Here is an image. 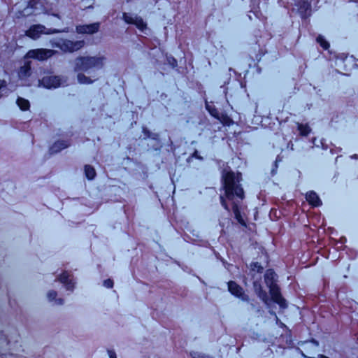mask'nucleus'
Masks as SVG:
<instances>
[{
	"label": "nucleus",
	"mask_w": 358,
	"mask_h": 358,
	"mask_svg": "<svg viewBox=\"0 0 358 358\" xmlns=\"http://www.w3.org/2000/svg\"><path fill=\"white\" fill-rule=\"evenodd\" d=\"M242 175L241 173H235L231 170L224 169L222 173V185L224 190V196H220V201L222 206L227 211L230 212L229 207L227 203L226 199L232 201V210L235 219L243 227H246V222L242 217L241 207L234 200L236 199L241 201L245 198V192L241 185Z\"/></svg>",
	"instance_id": "obj_1"
},
{
	"label": "nucleus",
	"mask_w": 358,
	"mask_h": 358,
	"mask_svg": "<svg viewBox=\"0 0 358 358\" xmlns=\"http://www.w3.org/2000/svg\"><path fill=\"white\" fill-rule=\"evenodd\" d=\"M278 276L273 269H267L264 274V282L269 289L272 300L279 305L281 309L287 307L286 300L282 297L280 289L277 284Z\"/></svg>",
	"instance_id": "obj_2"
},
{
	"label": "nucleus",
	"mask_w": 358,
	"mask_h": 358,
	"mask_svg": "<svg viewBox=\"0 0 358 358\" xmlns=\"http://www.w3.org/2000/svg\"><path fill=\"white\" fill-rule=\"evenodd\" d=\"M106 57H79L75 61L76 71H87L91 69H101L104 65Z\"/></svg>",
	"instance_id": "obj_3"
},
{
	"label": "nucleus",
	"mask_w": 358,
	"mask_h": 358,
	"mask_svg": "<svg viewBox=\"0 0 358 358\" xmlns=\"http://www.w3.org/2000/svg\"><path fill=\"white\" fill-rule=\"evenodd\" d=\"M52 48H58L64 52H73L81 49L85 45V41H71L69 39L58 38L50 41Z\"/></svg>",
	"instance_id": "obj_4"
},
{
	"label": "nucleus",
	"mask_w": 358,
	"mask_h": 358,
	"mask_svg": "<svg viewBox=\"0 0 358 358\" xmlns=\"http://www.w3.org/2000/svg\"><path fill=\"white\" fill-rule=\"evenodd\" d=\"M57 53V51L50 49L38 48L29 50L25 55V59H34L44 61Z\"/></svg>",
	"instance_id": "obj_5"
},
{
	"label": "nucleus",
	"mask_w": 358,
	"mask_h": 358,
	"mask_svg": "<svg viewBox=\"0 0 358 358\" xmlns=\"http://www.w3.org/2000/svg\"><path fill=\"white\" fill-rule=\"evenodd\" d=\"M59 31L55 29H47L41 24H35L26 31L25 35L34 40L38 38L42 34H51L58 33Z\"/></svg>",
	"instance_id": "obj_6"
},
{
	"label": "nucleus",
	"mask_w": 358,
	"mask_h": 358,
	"mask_svg": "<svg viewBox=\"0 0 358 358\" xmlns=\"http://www.w3.org/2000/svg\"><path fill=\"white\" fill-rule=\"evenodd\" d=\"M122 18L124 22L129 24H134L140 31L143 32L147 29V24L141 17L132 15L130 13H123Z\"/></svg>",
	"instance_id": "obj_7"
},
{
	"label": "nucleus",
	"mask_w": 358,
	"mask_h": 358,
	"mask_svg": "<svg viewBox=\"0 0 358 358\" xmlns=\"http://www.w3.org/2000/svg\"><path fill=\"white\" fill-rule=\"evenodd\" d=\"M228 290L229 292L236 297L241 299L243 301H248L249 296L245 293L244 289L242 287L238 285L234 281H229L228 282Z\"/></svg>",
	"instance_id": "obj_8"
},
{
	"label": "nucleus",
	"mask_w": 358,
	"mask_h": 358,
	"mask_svg": "<svg viewBox=\"0 0 358 358\" xmlns=\"http://www.w3.org/2000/svg\"><path fill=\"white\" fill-rule=\"evenodd\" d=\"M38 83L40 86L48 89L57 88L61 85V78L56 76H45Z\"/></svg>",
	"instance_id": "obj_9"
},
{
	"label": "nucleus",
	"mask_w": 358,
	"mask_h": 358,
	"mask_svg": "<svg viewBox=\"0 0 358 358\" xmlns=\"http://www.w3.org/2000/svg\"><path fill=\"white\" fill-rule=\"evenodd\" d=\"M31 62L30 61H26L23 66H20L17 71V75L19 79L24 82L23 83L24 85L29 86V83H27L26 81L27 78L31 76Z\"/></svg>",
	"instance_id": "obj_10"
},
{
	"label": "nucleus",
	"mask_w": 358,
	"mask_h": 358,
	"mask_svg": "<svg viewBox=\"0 0 358 358\" xmlns=\"http://www.w3.org/2000/svg\"><path fill=\"white\" fill-rule=\"evenodd\" d=\"M99 23L95 22L90 24L78 25L76 27V30L80 34H93L99 31Z\"/></svg>",
	"instance_id": "obj_11"
},
{
	"label": "nucleus",
	"mask_w": 358,
	"mask_h": 358,
	"mask_svg": "<svg viewBox=\"0 0 358 358\" xmlns=\"http://www.w3.org/2000/svg\"><path fill=\"white\" fill-rule=\"evenodd\" d=\"M58 280L64 284L66 290L73 291L75 283L67 271H64L58 278Z\"/></svg>",
	"instance_id": "obj_12"
},
{
	"label": "nucleus",
	"mask_w": 358,
	"mask_h": 358,
	"mask_svg": "<svg viewBox=\"0 0 358 358\" xmlns=\"http://www.w3.org/2000/svg\"><path fill=\"white\" fill-rule=\"evenodd\" d=\"M253 287L256 294L258 297L266 304L268 303V296L265 290L263 289L261 283L259 281H255L253 282Z\"/></svg>",
	"instance_id": "obj_13"
},
{
	"label": "nucleus",
	"mask_w": 358,
	"mask_h": 358,
	"mask_svg": "<svg viewBox=\"0 0 358 358\" xmlns=\"http://www.w3.org/2000/svg\"><path fill=\"white\" fill-rule=\"evenodd\" d=\"M306 199L310 205L314 207H318L322 205V201L317 194L314 191L308 192L306 194Z\"/></svg>",
	"instance_id": "obj_14"
},
{
	"label": "nucleus",
	"mask_w": 358,
	"mask_h": 358,
	"mask_svg": "<svg viewBox=\"0 0 358 358\" xmlns=\"http://www.w3.org/2000/svg\"><path fill=\"white\" fill-rule=\"evenodd\" d=\"M320 0H300L297 3L299 10L301 13H306L307 11L310 10L312 3L316 4Z\"/></svg>",
	"instance_id": "obj_15"
},
{
	"label": "nucleus",
	"mask_w": 358,
	"mask_h": 358,
	"mask_svg": "<svg viewBox=\"0 0 358 358\" xmlns=\"http://www.w3.org/2000/svg\"><path fill=\"white\" fill-rule=\"evenodd\" d=\"M69 143L66 141H57L50 148V153L55 154L69 146Z\"/></svg>",
	"instance_id": "obj_16"
},
{
	"label": "nucleus",
	"mask_w": 358,
	"mask_h": 358,
	"mask_svg": "<svg viewBox=\"0 0 358 358\" xmlns=\"http://www.w3.org/2000/svg\"><path fill=\"white\" fill-rule=\"evenodd\" d=\"M297 129L301 136H307L311 131V129L308 124L297 123Z\"/></svg>",
	"instance_id": "obj_17"
},
{
	"label": "nucleus",
	"mask_w": 358,
	"mask_h": 358,
	"mask_svg": "<svg viewBox=\"0 0 358 358\" xmlns=\"http://www.w3.org/2000/svg\"><path fill=\"white\" fill-rule=\"evenodd\" d=\"M85 174L87 179L89 180H93L96 176V171L93 166L90 165H85Z\"/></svg>",
	"instance_id": "obj_18"
},
{
	"label": "nucleus",
	"mask_w": 358,
	"mask_h": 358,
	"mask_svg": "<svg viewBox=\"0 0 358 358\" xmlns=\"http://www.w3.org/2000/svg\"><path fill=\"white\" fill-rule=\"evenodd\" d=\"M17 104L20 107V108L22 110H27L29 108V102L28 100L18 97L17 99Z\"/></svg>",
	"instance_id": "obj_19"
},
{
	"label": "nucleus",
	"mask_w": 358,
	"mask_h": 358,
	"mask_svg": "<svg viewBox=\"0 0 358 358\" xmlns=\"http://www.w3.org/2000/svg\"><path fill=\"white\" fill-rule=\"evenodd\" d=\"M317 42L320 44V45L324 50H327L329 48V42L324 38V37L322 35H319L316 38Z\"/></svg>",
	"instance_id": "obj_20"
},
{
	"label": "nucleus",
	"mask_w": 358,
	"mask_h": 358,
	"mask_svg": "<svg viewBox=\"0 0 358 358\" xmlns=\"http://www.w3.org/2000/svg\"><path fill=\"white\" fill-rule=\"evenodd\" d=\"M78 80L80 84H91L94 82V80L83 73L78 74Z\"/></svg>",
	"instance_id": "obj_21"
},
{
	"label": "nucleus",
	"mask_w": 358,
	"mask_h": 358,
	"mask_svg": "<svg viewBox=\"0 0 358 358\" xmlns=\"http://www.w3.org/2000/svg\"><path fill=\"white\" fill-rule=\"evenodd\" d=\"M31 8H29V6H27L22 11L19 12V14L17 15V17H25V16L31 15L32 13L29 11V10H30Z\"/></svg>",
	"instance_id": "obj_22"
},
{
	"label": "nucleus",
	"mask_w": 358,
	"mask_h": 358,
	"mask_svg": "<svg viewBox=\"0 0 358 358\" xmlns=\"http://www.w3.org/2000/svg\"><path fill=\"white\" fill-rule=\"evenodd\" d=\"M252 269L253 271H257L258 273H262L263 271V267L258 262H254L251 264Z\"/></svg>",
	"instance_id": "obj_23"
},
{
	"label": "nucleus",
	"mask_w": 358,
	"mask_h": 358,
	"mask_svg": "<svg viewBox=\"0 0 358 358\" xmlns=\"http://www.w3.org/2000/svg\"><path fill=\"white\" fill-rule=\"evenodd\" d=\"M57 296V292L54 290L49 291L47 294V297L49 301H53Z\"/></svg>",
	"instance_id": "obj_24"
},
{
	"label": "nucleus",
	"mask_w": 358,
	"mask_h": 358,
	"mask_svg": "<svg viewBox=\"0 0 358 358\" xmlns=\"http://www.w3.org/2000/svg\"><path fill=\"white\" fill-rule=\"evenodd\" d=\"M280 162V159L279 158V157H278L275 159V161L274 162V164H273V168L271 170V174L273 176L276 173V171H277V169H278V162Z\"/></svg>",
	"instance_id": "obj_25"
},
{
	"label": "nucleus",
	"mask_w": 358,
	"mask_h": 358,
	"mask_svg": "<svg viewBox=\"0 0 358 358\" xmlns=\"http://www.w3.org/2000/svg\"><path fill=\"white\" fill-rule=\"evenodd\" d=\"M103 285L106 288H112L113 287V280L110 278L105 280L103 282Z\"/></svg>",
	"instance_id": "obj_26"
},
{
	"label": "nucleus",
	"mask_w": 358,
	"mask_h": 358,
	"mask_svg": "<svg viewBox=\"0 0 358 358\" xmlns=\"http://www.w3.org/2000/svg\"><path fill=\"white\" fill-rule=\"evenodd\" d=\"M206 108L208 109V110L209 111L210 114L212 116L219 119V117H218L219 113L217 109H215V108L210 109L208 108V106H206Z\"/></svg>",
	"instance_id": "obj_27"
},
{
	"label": "nucleus",
	"mask_w": 358,
	"mask_h": 358,
	"mask_svg": "<svg viewBox=\"0 0 358 358\" xmlns=\"http://www.w3.org/2000/svg\"><path fill=\"white\" fill-rule=\"evenodd\" d=\"M191 355L192 358H213L210 356L203 355L199 352H192Z\"/></svg>",
	"instance_id": "obj_28"
},
{
	"label": "nucleus",
	"mask_w": 358,
	"mask_h": 358,
	"mask_svg": "<svg viewBox=\"0 0 358 358\" xmlns=\"http://www.w3.org/2000/svg\"><path fill=\"white\" fill-rule=\"evenodd\" d=\"M270 313L272 315H274L275 316V320H276V323L278 324L281 327H285V325L280 322V320H279V318L278 317V316L276 315V313L273 311H271Z\"/></svg>",
	"instance_id": "obj_29"
},
{
	"label": "nucleus",
	"mask_w": 358,
	"mask_h": 358,
	"mask_svg": "<svg viewBox=\"0 0 358 358\" xmlns=\"http://www.w3.org/2000/svg\"><path fill=\"white\" fill-rule=\"evenodd\" d=\"M192 157H194L196 159H198L199 160H202L203 159V157L201 156H200V155L199 154V152L197 150H195L192 155Z\"/></svg>",
	"instance_id": "obj_30"
},
{
	"label": "nucleus",
	"mask_w": 358,
	"mask_h": 358,
	"mask_svg": "<svg viewBox=\"0 0 358 358\" xmlns=\"http://www.w3.org/2000/svg\"><path fill=\"white\" fill-rule=\"evenodd\" d=\"M108 354L110 358H117L116 353L113 350H108Z\"/></svg>",
	"instance_id": "obj_31"
},
{
	"label": "nucleus",
	"mask_w": 358,
	"mask_h": 358,
	"mask_svg": "<svg viewBox=\"0 0 358 358\" xmlns=\"http://www.w3.org/2000/svg\"><path fill=\"white\" fill-rule=\"evenodd\" d=\"M64 303V300L62 299H58L56 300V303L58 305H62Z\"/></svg>",
	"instance_id": "obj_32"
},
{
	"label": "nucleus",
	"mask_w": 358,
	"mask_h": 358,
	"mask_svg": "<svg viewBox=\"0 0 358 358\" xmlns=\"http://www.w3.org/2000/svg\"><path fill=\"white\" fill-rule=\"evenodd\" d=\"M172 60H173V66H175L177 65V61L174 59V58H172Z\"/></svg>",
	"instance_id": "obj_33"
},
{
	"label": "nucleus",
	"mask_w": 358,
	"mask_h": 358,
	"mask_svg": "<svg viewBox=\"0 0 358 358\" xmlns=\"http://www.w3.org/2000/svg\"><path fill=\"white\" fill-rule=\"evenodd\" d=\"M52 15H54V16H55V17H58L59 19L60 18V17H59V15L58 14H54V13H52Z\"/></svg>",
	"instance_id": "obj_34"
}]
</instances>
